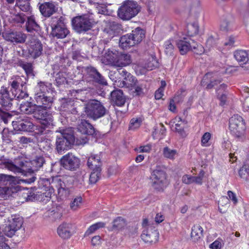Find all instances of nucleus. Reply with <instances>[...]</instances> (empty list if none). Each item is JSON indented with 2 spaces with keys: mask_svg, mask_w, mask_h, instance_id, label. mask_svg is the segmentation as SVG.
<instances>
[{
  "mask_svg": "<svg viewBox=\"0 0 249 249\" xmlns=\"http://www.w3.org/2000/svg\"><path fill=\"white\" fill-rule=\"evenodd\" d=\"M45 162L42 157H36L35 159L27 161L22 157H18L14 161L9 159L0 160V167L6 169L15 173H22L28 171L34 172L37 171Z\"/></svg>",
  "mask_w": 249,
  "mask_h": 249,
  "instance_id": "f257e3e1",
  "label": "nucleus"
},
{
  "mask_svg": "<svg viewBox=\"0 0 249 249\" xmlns=\"http://www.w3.org/2000/svg\"><path fill=\"white\" fill-rule=\"evenodd\" d=\"M20 106L21 110L26 114H33V116L36 119L40 120L41 127L39 128V131L36 133L38 134H44L46 128H51L53 125V118L52 114L47 111L51 107L53 104L50 105L44 104H38L33 105L31 102H25Z\"/></svg>",
  "mask_w": 249,
  "mask_h": 249,
  "instance_id": "f03ea898",
  "label": "nucleus"
},
{
  "mask_svg": "<svg viewBox=\"0 0 249 249\" xmlns=\"http://www.w3.org/2000/svg\"><path fill=\"white\" fill-rule=\"evenodd\" d=\"M26 83L22 80V78L19 76H16L11 79L9 81V85L11 86L10 91L6 87H2L0 89V94L1 95V104L5 108L6 110L11 109L12 107V101L15 99L17 92L19 90L20 88H23Z\"/></svg>",
  "mask_w": 249,
  "mask_h": 249,
  "instance_id": "7ed1b4c3",
  "label": "nucleus"
},
{
  "mask_svg": "<svg viewBox=\"0 0 249 249\" xmlns=\"http://www.w3.org/2000/svg\"><path fill=\"white\" fill-rule=\"evenodd\" d=\"M16 177L5 174L0 175V198L6 199L20 190V181Z\"/></svg>",
  "mask_w": 249,
  "mask_h": 249,
  "instance_id": "20e7f679",
  "label": "nucleus"
},
{
  "mask_svg": "<svg viewBox=\"0 0 249 249\" xmlns=\"http://www.w3.org/2000/svg\"><path fill=\"white\" fill-rule=\"evenodd\" d=\"M60 134L56 136V149L58 153H62L71 148L73 144L75 138L71 128H68L59 131Z\"/></svg>",
  "mask_w": 249,
  "mask_h": 249,
  "instance_id": "39448f33",
  "label": "nucleus"
},
{
  "mask_svg": "<svg viewBox=\"0 0 249 249\" xmlns=\"http://www.w3.org/2000/svg\"><path fill=\"white\" fill-rule=\"evenodd\" d=\"M140 11V8L136 1L126 0L119 7L117 16L124 21L129 20L135 17Z\"/></svg>",
  "mask_w": 249,
  "mask_h": 249,
  "instance_id": "423d86ee",
  "label": "nucleus"
},
{
  "mask_svg": "<svg viewBox=\"0 0 249 249\" xmlns=\"http://www.w3.org/2000/svg\"><path fill=\"white\" fill-rule=\"evenodd\" d=\"M84 109L87 117L93 120H96L104 116L107 112L103 105L97 100L89 101L86 104Z\"/></svg>",
  "mask_w": 249,
  "mask_h": 249,
  "instance_id": "0eeeda50",
  "label": "nucleus"
},
{
  "mask_svg": "<svg viewBox=\"0 0 249 249\" xmlns=\"http://www.w3.org/2000/svg\"><path fill=\"white\" fill-rule=\"evenodd\" d=\"M176 44L180 53L182 55L186 54L191 50L197 54H201L204 52L203 47L201 45L197 44L190 37H184L183 39H179L177 41Z\"/></svg>",
  "mask_w": 249,
  "mask_h": 249,
  "instance_id": "6e6552de",
  "label": "nucleus"
},
{
  "mask_svg": "<svg viewBox=\"0 0 249 249\" xmlns=\"http://www.w3.org/2000/svg\"><path fill=\"white\" fill-rule=\"evenodd\" d=\"M52 86L51 83L40 81L35 88V100L37 104L50 105L53 103V98L46 95V91Z\"/></svg>",
  "mask_w": 249,
  "mask_h": 249,
  "instance_id": "1a4fd4ad",
  "label": "nucleus"
},
{
  "mask_svg": "<svg viewBox=\"0 0 249 249\" xmlns=\"http://www.w3.org/2000/svg\"><path fill=\"white\" fill-rule=\"evenodd\" d=\"M229 128L234 137L239 139L244 138L246 125L241 116L237 114L232 116L229 120Z\"/></svg>",
  "mask_w": 249,
  "mask_h": 249,
  "instance_id": "9d476101",
  "label": "nucleus"
},
{
  "mask_svg": "<svg viewBox=\"0 0 249 249\" xmlns=\"http://www.w3.org/2000/svg\"><path fill=\"white\" fill-rule=\"evenodd\" d=\"M83 69L84 78L87 82L92 85L97 84L103 86L107 85L106 80L95 68L89 66Z\"/></svg>",
  "mask_w": 249,
  "mask_h": 249,
  "instance_id": "9b49d317",
  "label": "nucleus"
},
{
  "mask_svg": "<svg viewBox=\"0 0 249 249\" xmlns=\"http://www.w3.org/2000/svg\"><path fill=\"white\" fill-rule=\"evenodd\" d=\"M151 179L153 188L158 191H163L167 186L166 174L160 167H157L154 170L151 174Z\"/></svg>",
  "mask_w": 249,
  "mask_h": 249,
  "instance_id": "f8f14e48",
  "label": "nucleus"
},
{
  "mask_svg": "<svg viewBox=\"0 0 249 249\" xmlns=\"http://www.w3.org/2000/svg\"><path fill=\"white\" fill-rule=\"evenodd\" d=\"M51 28V35L57 39L64 38L70 34V31L66 26V18L62 16H60L55 22L53 20Z\"/></svg>",
  "mask_w": 249,
  "mask_h": 249,
  "instance_id": "ddd939ff",
  "label": "nucleus"
},
{
  "mask_svg": "<svg viewBox=\"0 0 249 249\" xmlns=\"http://www.w3.org/2000/svg\"><path fill=\"white\" fill-rule=\"evenodd\" d=\"M23 220L18 215H12L8 217L5 227L3 230L4 234L8 237H12L21 227Z\"/></svg>",
  "mask_w": 249,
  "mask_h": 249,
  "instance_id": "4468645a",
  "label": "nucleus"
},
{
  "mask_svg": "<svg viewBox=\"0 0 249 249\" xmlns=\"http://www.w3.org/2000/svg\"><path fill=\"white\" fill-rule=\"evenodd\" d=\"M71 22L73 29L78 33L89 31L92 26L91 19L86 15L74 17Z\"/></svg>",
  "mask_w": 249,
  "mask_h": 249,
  "instance_id": "2eb2a0df",
  "label": "nucleus"
},
{
  "mask_svg": "<svg viewBox=\"0 0 249 249\" xmlns=\"http://www.w3.org/2000/svg\"><path fill=\"white\" fill-rule=\"evenodd\" d=\"M50 188L53 192L56 190L61 199L67 197L70 194V188L65 185L58 177H53L50 181Z\"/></svg>",
  "mask_w": 249,
  "mask_h": 249,
  "instance_id": "dca6fc26",
  "label": "nucleus"
},
{
  "mask_svg": "<svg viewBox=\"0 0 249 249\" xmlns=\"http://www.w3.org/2000/svg\"><path fill=\"white\" fill-rule=\"evenodd\" d=\"M60 162L65 169L70 171H75L80 164L79 159L70 153L63 156Z\"/></svg>",
  "mask_w": 249,
  "mask_h": 249,
  "instance_id": "f3484780",
  "label": "nucleus"
},
{
  "mask_svg": "<svg viewBox=\"0 0 249 249\" xmlns=\"http://www.w3.org/2000/svg\"><path fill=\"white\" fill-rule=\"evenodd\" d=\"M29 56L36 59L40 56L43 51V46L40 40L32 38L26 43Z\"/></svg>",
  "mask_w": 249,
  "mask_h": 249,
  "instance_id": "a211bd4d",
  "label": "nucleus"
},
{
  "mask_svg": "<svg viewBox=\"0 0 249 249\" xmlns=\"http://www.w3.org/2000/svg\"><path fill=\"white\" fill-rule=\"evenodd\" d=\"M4 39L13 43H23L27 38L25 34L21 31H8L3 34Z\"/></svg>",
  "mask_w": 249,
  "mask_h": 249,
  "instance_id": "6ab92c4d",
  "label": "nucleus"
},
{
  "mask_svg": "<svg viewBox=\"0 0 249 249\" xmlns=\"http://www.w3.org/2000/svg\"><path fill=\"white\" fill-rule=\"evenodd\" d=\"M12 125L15 129L23 131H32L34 128V125L30 119L26 117L17 119L16 121H12Z\"/></svg>",
  "mask_w": 249,
  "mask_h": 249,
  "instance_id": "aec40b11",
  "label": "nucleus"
},
{
  "mask_svg": "<svg viewBox=\"0 0 249 249\" xmlns=\"http://www.w3.org/2000/svg\"><path fill=\"white\" fill-rule=\"evenodd\" d=\"M41 14L46 18H49L58 10V4L53 1L45 2L39 5Z\"/></svg>",
  "mask_w": 249,
  "mask_h": 249,
  "instance_id": "412c9836",
  "label": "nucleus"
},
{
  "mask_svg": "<svg viewBox=\"0 0 249 249\" xmlns=\"http://www.w3.org/2000/svg\"><path fill=\"white\" fill-rule=\"evenodd\" d=\"M75 232V226L71 223H63L57 228L58 235L64 239L70 238Z\"/></svg>",
  "mask_w": 249,
  "mask_h": 249,
  "instance_id": "4be33fe9",
  "label": "nucleus"
},
{
  "mask_svg": "<svg viewBox=\"0 0 249 249\" xmlns=\"http://www.w3.org/2000/svg\"><path fill=\"white\" fill-rule=\"evenodd\" d=\"M158 66V62L156 58L153 56L149 57L144 66L142 64H138L135 67L137 71H140L141 74H143L146 72L147 71H151L157 67Z\"/></svg>",
  "mask_w": 249,
  "mask_h": 249,
  "instance_id": "5701e85b",
  "label": "nucleus"
},
{
  "mask_svg": "<svg viewBox=\"0 0 249 249\" xmlns=\"http://www.w3.org/2000/svg\"><path fill=\"white\" fill-rule=\"evenodd\" d=\"M77 130L84 135H93L95 132L92 125L85 120H81L77 126Z\"/></svg>",
  "mask_w": 249,
  "mask_h": 249,
  "instance_id": "b1692460",
  "label": "nucleus"
},
{
  "mask_svg": "<svg viewBox=\"0 0 249 249\" xmlns=\"http://www.w3.org/2000/svg\"><path fill=\"white\" fill-rule=\"evenodd\" d=\"M158 235L159 233L156 231H149L145 229L141 234V238L145 243H155L158 241Z\"/></svg>",
  "mask_w": 249,
  "mask_h": 249,
  "instance_id": "393cba45",
  "label": "nucleus"
},
{
  "mask_svg": "<svg viewBox=\"0 0 249 249\" xmlns=\"http://www.w3.org/2000/svg\"><path fill=\"white\" fill-rule=\"evenodd\" d=\"M111 99L113 103L118 107L124 105L125 98L121 89L114 90L111 92Z\"/></svg>",
  "mask_w": 249,
  "mask_h": 249,
  "instance_id": "a878e982",
  "label": "nucleus"
},
{
  "mask_svg": "<svg viewBox=\"0 0 249 249\" xmlns=\"http://www.w3.org/2000/svg\"><path fill=\"white\" fill-rule=\"evenodd\" d=\"M132 62L131 57L128 53H118L115 66L124 67L130 65Z\"/></svg>",
  "mask_w": 249,
  "mask_h": 249,
  "instance_id": "bb28decb",
  "label": "nucleus"
},
{
  "mask_svg": "<svg viewBox=\"0 0 249 249\" xmlns=\"http://www.w3.org/2000/svg\"><path fill=\"white\" fill-rule=\"evenodd\" d=\"M234 19L232 16L228 15L223 18L220 25V29L224 32L231 31L233 27Z\"/></svg>",
  "mask_w": 249,
  "mask_h": 249,
  "instance_id": "cd10ccee",
  "label": "nucleus"
},
{
  "mask_svg": "<svg viewBox=\"0 0 249 249\" xmlns=\"http://www.w3.org/2000/svg\"><path fill=\"white\" fill-rule=\"evenodd\" d=\"M87 165L91 169H101L102 162L100 156L97 155L90 156L88 160Z\"/></svg>",
  "mask_w": 249,
  "mask_h": 249,
  "instance_id": "c85d7f7f",
  "label": "nucleus"
},
{
  "mask_svg": "<svg viewBox=\"0 0 249 249\" xmlns=\"http://www.w3.org/2000/svg\"><path fill=\"white\" fill-rule=\"evenodd\" d=\"M118 53L119 52L115 50H108L104 55V61H106V64L115 66Z\"/></svg>",
  "mask_w": 249,
  "mask_h": 249,
  "instance_id": "c756f323",
  "label": "nucleus"
},
{
  "mask_svg": "<svg viewBox=\"0 0 249 249\" xmlns=\"http://www.w3.org/2000/svg\"><path fill=\"white\" fill-rule=\"evenodd\" d=\"M132 37L130 34L122 36L120 39V46L123 49H127V48L135 45V42Z\"/></svg>",
  "mask_w": 249,
  "mask_h": 249,
  "instance_id": "7c9ffc66",
  "label": "nucleus"
},
{
  "mask_svg": "<svg viewBox=\"0 0 249 249\" xmlns=\"http://www.w3.org/2000/svg\"><path fill=\"white\" fill-rule=\"evenodd\" d=\"M132 36V38L136 45L142 41V39L145 37V32L140 27H137L132 31L130 34Z\"/></svg>",
  "mask_w": 249,
  "mask_h": 249,
  "instance_id": "2f4dec72",
  "label": "nucleus"
},
{
  "mask_svg": "<svg viewBox=\"0 0 249 249\" xmlns=\"http://www.w3.org/2000/svg\"><path fill=\"white\" fill-rule=\"evenodd\" d=\"M247 51L244 50H237L234 53L235 59L241 65L246 64L249 61V56Z\"/></svg>",
  "mask_w": 249,
  "mask_h": 249,
  "instance_id": "473e14b6",
  "label": "nucleus"
},
{
  "mask_svg": "<svg viewBox=\"0 0 249 249\" xmlns=\"http://www.w3.org/2000/svg\"><path fill=\"white\" fill-rule=\"evenodd\" d=\"M39 26L36 23L34 16H31L27 18L26 23V29L27 32H32L33 31H37Z\"/></svg>",
  "mask_w": 249,
  "mask_h": 249,
  "instance_id": "72a5a7b5",
  "label": "nucleus"
},
{
  "mask_svg": "<svg viewBox=\"0 0 249 249\" xmlns=\"http://www.w3.org/2000/svg\"><path fill=\"white\" fill-rule=\"evenodd\" d=\"M17 65L21 67L25 71L27 75L31 76H34L33 73V66L31 63H28L19 60L17 63Z\"/></svg>",
  "mask_w": 249,
  "mask_h": 249,
  "instance_id": "f704fd0d",
  "label": "nucleus"
},
{
  "mask_svg": "<svg viewBox=\"0 0 249 249\" xmlns=\"http://www.w3.org/2000/svg\"><path fill=\"white\" fill-rule=\"evenodd\" d=\"M122 27V25L116 21L110 22L107 33L112 35L111 37H113L120 32Z\"/></svg>",
  "mask_w": 249,
  "mask_h": 249,
  "instance_id": "c9c22d12",
  "label": "nucleus"
},
{
  "mask_svg": "<svg viewBox=\"0 0 249 249\" xmlns=\"http://www.w3.org/2000/svg\"><path fill=\"white\" fill-rule=\"evenodd\" d=\"M126 225V221L122 217H118L113 220L111 231L120 230L124 228Z\"/></svg>",
  "mask_w": 249,
  "mask_h": 249,
  "instance_id": "e433bc0d",
  "label": "nucleus"
},
{
  "mask_svg": "<svg viewBox=\"0 0 249 249\" xmlns=\"http://www.w3.org/2000/svg\"><path fill=\"white\" fill-rule=\"evenodd\" d=\"M203 229L199 225H195L192 228L191 237L195 241H197L202 236Z\"/></svg>",
  "mask_w": 249,
  "mask_h": 249,
  "instance_id": "4c0bfd02",
  "label": "nucleus"
},
{
  "mask_svg": "<svg viewBox=\"0 0 249 249\" xmlns=\"http://www.w3.org/2000/svg\"><path fill=\"white\" fill-rule=\"evenodd\" d=\"M106 224L103 222H99L91 225L86 231L84 236H88L94 233L98 230L105 227Z\"/></svg>",
  "mask_w": 249,
  "mask_h": 249,
  "instance_id": "58836bf2",
  "label": "nucleus"
},
{
  "mask_svg": "<svg viewBox=\"0 0 249 249\" xmlns=\"http://www.w3.org/2000/svg\"><path fill=\"white\" fill-rule=\"evenodd\" d=\"M53 192L51 188L49 191L42 190L41 191H37V195H38V200L39 201H47L51 197L52 193Z\"/></svg>",
  "mask_w": 249,
  "mask_h": 249,
  "instance_id": "ea45409f",
  "label": "nucleus"
},
{
  "mask_svg": "<svg viewBox=\"0 0 249 249\" xmlns=\"http://www.w3.org/2000/svg\"><path fill=\"white\" fill-rule=\"evenodd\" d=\"M21 195L26 201L38 200V195H37V192L26 190L25 192L22 193Z\"/></svg>",
  "mask_w": 249,
  "mask_h": 249,
  "instance_id": "a19ab883",
  "label": "nucleus"
},
{
  "mask_svg": "<svg viewBox=\"0 0 249 249\" xmlns=\"http://www.w3.org/2000/svg\"><path fill=\"white\" fill-rule=\"evenodd\" d=\"M145 88V82L143 81H138L136 85H134L131 89H134V92L136 95H141L143 93V89Z\"/></svg>",
  "mask_w": 249,
  "mask_h": 249,
  "instance_id": "79ce46f5",
  "label": "nucleus"
},
{
  "mask_svg": "<svg viewBox=\"0 0 249 249\" xmlns=\"http://www.w3.org/2000/svg\"><path fill=\"white\" fill-rule=\"evenodd\" d=\"M29 0H16V6L20 8L23 12H28L30 9Z\"/></svg>",
  "mask_w": 249,
  "mask_h": 249,
  "instance_id": "37998d69",
  "label": "nucleus"
},
{
  "mask_svg": "<svg viewBox=\"0 0 249 249\" xmlns=\"http://www.w3.org/2000/svg\"><path fill=\"white\" fill-rule=\"evenodd\" d=\"M163 155L167 159L174 160L177 155V151L176 150L172 149L168 147H165L163 149Z\"/></svg>",
  "mask_w": 249,
  "mask_h": 249,
  "instance_id": "c03bdc74",
  "label": "nucleus"
},
{
  "mask_svg": "<svg viewBox=\"0 0 249 249\" xmlns=\"http://www.w3.org/2000/svg\"><path fill=\"white\" fill-rule=\"evenodd\" d=\"M1 96V95L0 94ZM3 109L5 108L3 107L1 104V100L0 99V118L2 120L5 124H7L8 120L10 119L12 115L8 112L4 111Z\"/></svg>",
  "mask_w": 249,
  "mask_h": 249,
  "instance_id": "a18cd8bd",
  "label": "nucleus"
},
{
  "mask_svg": "<svg viewBox=\"0 0 249 249\" xmlns=\"http://www.w3.org/2000/svg\"><path fill=\"white\" fill-rule=\"evenodd\" d=\"M92 172L90 173L89 181L90 183L94 184L99 179L102 169H91Z\"/></svg>",
  "mask_w": 249,
  "mask_h": 249,
  "instance_id": "49530a36",
  "label": "nucleus"
},
{
  "mask_svg": "<svg viewBox=\"0 0 249 249\" xmlns=\"http://www.w3.org/2000/svg\"><path fill=\"white\" fill-rule=\"evenodd\" d=\"M187 28V33L189 36H194L198 33L199 27L197 23L188 24Z\"/></svg>",
  "mask_w": 249,
  "mask_h": 249,
  "instance_id": "de8ad7c7",
  "label": "nucleus"
},
{
  "mask_svg": "<svg viewBox=\"0 0 249 249\" xmlns=\"http://www.w3.org/2000/svg\"><path fill=\"white\" fill-rule=\"evenodd\" d=\"M164 52L168 56H172L174 51V47L171 43V40H167L165 42L164 44Z\"/></svg>",
  "mask_w": 249,
  "mask_h": 249,
  "instance_id": "09e8293b",
  "label": "nucleus"
},
{
  "mask_svg": "<svg viewBox=\"0 0 249 249\" xmlns=\"http://www.w3.org/2000/svg\"><path fill=\"white\" fill-rule=\"evenodd\" d=\"M142 120L140 118H133L131 119L129 125V129L134 130L138 128L141 125Z\"/></svg>",
  "mask_w": 249,
  "mask_h": 249,
  "instance_id": "8fccbe9b",
  "label": "nucleus"
},
{
  "mask_svg": "<svg viewBox=\"0 0 249 249\" xmlns=\"http://www.w3.org/2000/svg\"><path fill=\"white\" fill-rule=\"evenodd\" d=\"M55 82L57 86H60L66 82V73L59 72L56 74Z\"/></svg>",
  "mask_w": 249,
  "mask_h": 249,
  "instance_id": "3c124183",
  "label": "nucleus"
},
{
  "mask_svg": "<svg viewBox=\"0 0 249 249\" xmlns=\"http://www.w3.org/2000/svg\"><path fill=\"white\" fill-rule=\"evenodd\" d=\"M126 234L129 236L134 237L138 234V227L136 225L129 226L126 230Z\"/></svg>",
  "mask_w": 249,
  "mask_h": 249,
  "instance_id": "603ef678",
  "label": "nucleus"
},
{
  "mask_svg": "<svg viewBox=\"0 0 249 249\" xmlns=\"http://www.w3.org/2000/svg\"><path fill=\"white\" fill-rule=\"evenodd\" d=\"M239 175L240 178L247 179L249 175V166L244 165L239 171Z\"/></svg>",
  "mask_w": 249,
  "mask_h": 249,
  "instance_id": "864d4df0",
  "label": "nucleus"
},
{
  "mask_svg": "<svg viewBox=\"0 0 249 249\" xmlns=\"http://www.w3.org/2000/svg\"><path fill=\"white\" fill-rule=\"evenodd\" d=\"M12 20L16 23L23 24L25 21V15L23 14H18L12 17Z\"/></svg>",
  "mask_w": 249,
  "mask_h": 249,
  "instance_id": "5fc2aeb1",
  "label": "nucleus"
},
{
  "mask_svg": "<svg viewBox=\"0 0 249 249\" xmlns=\"http://www.w3.org/2000/svg\"><path fill=\"white\" fill-rule=\"evenodd\" d=\"M61 181L63 182L65 185L69 187L70 188V186L72 184L74 179L71 176H65L62 178H60Z\"/></svg>",
  "mask_w": 249,
  "mask_h": 249,
  "instance_id": "6e6d98bb",
  "label": "nucleus"
},
{
  "mask_svg": "<svg viewBox=\"0 0 249 249\" xmlns=\"http://www.w3.org/2000/svg\"><path fill=\"white\" fill-rule=\"evenodd\" d=\"M176 120L178 122V123L176 124H175L176 131L179 133L181 135H183L184 134V127L181 126V124L179 123V122H182V120L180 117L176 118Z\"/></svg>",
  "mask_w": 249,
  "mask_h": 249,
  "instance_id": "4d7b16f0",
  "label": "nucleus"
},
{
  "mask_svg": "<svg viewBox=\"0 0 249 249\" xmlns=\"http://www.w3.org/2000/svg\"><path fill=\"white\" fill-rule=\"evenodd\" d=\"M27 97H28V94L27 91L25 89H23V88H21V89H20L18 92H17L15 99L17 98L20 100L27 98Z\"/></svg>",
  "mask_w": 249,
  "mask_h": 249,
  "instance_id": "13d9d810",
  "label": "nucleus"
},
{
  "mask_svg": "<svg viewBox=\"0 0 249 249\" xmlns=\"http://www.w3.org/2000/svg\"><path fill=\"white\" fill-rule=\"evenodd\" d=\"M82 202V198L77 197L75 198L71 204V207L73 210H76L79 207Z\"/></svg>",
  "mask_w": 249,
  "mask_h": 249,
  "instance_id": "bf43d9fd",
  "label": "nucleus"
},
{
  "mask_svg": "<svg viewBox=\"0 0 249 249\" xmlns=\"http://www.w3.org/2000/svg\"><path fill=\"white\" fill-rule=\"evenodd\" d=\"M138 80L137 79L136 77L133 75L131 78H129V79L127 81H125V83L126 84V88L131 89V88H132L134 85H136V83L138 82Z\"/></svg>",
  "mask_w": 249,
  "mask_h": 249,
  "instance_id": "052dcab7",
  "label": "nucleus"
},
{
  "mask_svg": "<svg viewBox=\"0 0 249 249\" xmlns=\"http://www.w3.org/2000/svg\"><path fill=\"white\" fill-rule=\"evenodd\" d=\"M9 210L3 203H0V216L2 217L9 213Z\"/></svg>",
  "mask_w": 249,
  "mask_h": 249,
  "instance_id": "680f3d73",
  "label": "nucleus"
},
{
  "mask_svg": "<svg viewBox=\"0 0 249 249\" xmlns=\"http://www.w3.org/2000/svg\"><path fill=\"white\" fill-rule=\"evenodd\" d=\"M211 137V135L209 132L205 133L201 138V143L203 146H206V144L209 142Z\"/></svg>",
  "mask_w": 249,
  "mask_h": 249,
  "instance_id": "e2e57ef3",
  "label": "nucleus"
},
{
  "mask_svg": "<svg viewBox=\"0 0 249 249\" xmlns=\"http://www.w3.org/2000/svg\"><path fill=\"white\" fill-rule=\"evenodd\" d=\"M205 174V172L203 170H201L198 174L197 176H196V183L198 185H201L202 184V180Z\"/></svg>",
  "mask_w": 249,
  "mask_h": 249,
  "instance_id": "0e129e2a",
  "label": "nucleus"
},
{
  "mask_svg": "<svg viewBox=\"0 0 249 249\" xmlns=\"http://www.w3.org/2000/svg\"><path fill=\"white\" fill-rule=\"evenodd\" d=\"M221 82V80H216L214 78H213L210 81V82L207 84L206 89H211L214 87L215 85H217L218 84H219Z\"/></svg>",
  "mask_w": 249,
  "mask_h": 249,
  "instance_id": "69168bd1",
  "label": "nucleus"
},
{
  "mask_svg": "<svg viewBox=\"0 0 249 249\" xmlns=\"http://www.w3.org/2000/svg\"><path fill=\"white\" fill-rule=\"evenodd\" d=\"M235 42V38L233 36H229L225 41L224 45L228 47H232Z\"/></svg>",
  "mask_w": 249,
  "mask_h": 249,
  "instance_id": "338daca9",
  "label": "nucleus"
},
{
  "mask_svg": "<svg viewBox=\"0 0 249 249\" xmlns=\"http://www.w3.org/2000/svg\"><path fill=\"white\" fill-rule=\"evenodd\" d=\"M216 43V40L212 36H210L206 41V46L208 48L213 46Z\"/></svg>",
  "mask_w": 249,
  "mask_h": 249,
  "instance_id": "774afa93",
  "label": "nucleus"
}]
</instances>
